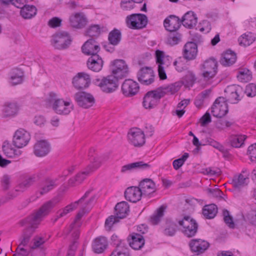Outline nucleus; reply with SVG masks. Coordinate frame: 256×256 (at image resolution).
Wrapping results in <instances>:
<instances>
[{"mask_svg": "<svg viewBox=\"0 0 256 256\" xmlns=\"http://www.w3.org/2000/svg\"><path fill=\"white\" fill-rule=\"evenodd\" d=\"M186 86H192L196 80L195 75L191 72H188L184 78Z\"/></svg>", "mask_w": 256, "mask_h": 256, "instance_id": "nucleus-58", "label": "nucleus"}, {"mask_svg": "<svg viewBox=\"0 0 256 256\" xmlns=\"http://www.w3.org/2000/svg\"><path fill=\"white\" fill-rule=\"evenodd\" d=\"M129 212V206L126 202L118 203L115 206V212L117 218H125Z\"/></svg>", "mask_w": 256, "mask_h": 256, "instance_id": "nucleus-42", "label": "nucleus"}, {"mask_svg": "<svg viewBox=\"0 0 256 256\" xmlns=\"http://www.w3.org/2000/svg\"><path fill=\"white\" fill-rule=\"evenodd\" d=\"M92 190H89L84 194L78 201L66 206L64 208L60 210L56 214L55 218L54 220V222H56L58 219L66 216L69 212L73 211L76 209L79 206V204L85 200V199L92 192Z\"/></svg>", "mask_w": 256, "mask_h": 256, "instance_id": "nucleus-16", "label": "nucleus"}, {"mask_svg": "<svg viewBox=\"0 0 256 256\" xmlns=\"http://www.w3.org/2000/svg\"><path fill=\"white\" fill-rule=\"evenodd\" d=\"M86 168L84 171L78 173L74 177L68 180V186H75L80 184L91 173H86Z\"/></svg>", "mask_w": 256, "mask_h": 256, "instance_id": "nucleus-44", "label": "nucleus"}, {"mask_svg": "<svg viewBox=\"0 0 256 256\" xmlns=\"http://www.w3.org/2000/svg\"><path fill=\"white\" fill-rule=\"evenodd\" d=\"M237 78L240 81L247 82L252 80V72L247 68L241 69L238 71Z\"/></svg>", "mask_w": 256, "mask_h": 256, "instance_id": "nucleus-52", "label": "nucleus"}, {"mask_svg": "<svg viewBox=\"0 0 256 256\" xmlns=\"http://www.w3.org/2000/svg\"><path fill=\"white\" fill-rule=\"evenodd\" d=\"M202 76L206 80L213 78L216 73L217 62L214 58L206 60L201 65Z\"/></svg>", "mask_w": 256, "mask_h": 256, "instance_id": "nucleus-12", "label": "nucleus"}, {"mask_svg": "<svg viewBox=\"0 0 256 256\" xmlns=\"http://www.w3.org/2000/svg\"><path fill=\"white\" fill-rule=\"evenodd\" d=\"M156 64H158V72L160 78L161 80H166L167 78L166 68L170 65V62L168 58L164 56L163 51L156 50Z\"/></svg>", "mask_w": 256, "mask_h": 256, "instance_id": "nucleus-9", "label": "nucleus"}, {"mask_svg": "<svg viewBox=\"0 0 256 256\" xmlns=\"http://www.w3.org/2000/svg\"><path fill=\"white\" fill-rule=\"evenodd\" d=\"M108 40L110 44L114 46L118 45L121 40L120 32L117 29H114L109 33Z\"/></svg>", "mask_w": 256, "mask_h": 256, "instance_id": "nucleus-48", "label": "nucleus"}, {"mask_svg": "<svg viewBox=\"0 0 256 256\" xmlns=\"http://www.w3.org/2000/svg\"><path fill=\"white\" fill-rule=\"evenodd\" d=\"M74 99L80 106L84 108L92 106L95 102L93 96L85 92H79L76 93Z\"/></svg>", "mask_w": 256, "mask_h": 256, "instance_id": "nucleus-14", "label": "nucleus"}, {"mask_svg": "<svg viewBox=\"0 0 256 256\" xmlns=\"http://www.w3.org/2000/svg\"><path fill=\"white\" fill-rule=\"evenodd\" d=\"M111 74L118 81L128 76L129 70L128 64L122 60H115L111 62Z\"/></svg>", "mask_w": 256, "mask_h": 256, "instance_id": "nucleus-4", "label": "nucleus"}, {"mask_svg": "<svg viewBox=\"0 0 256 256\" xmlns=\"http://www.w3.org/2000/svg\"><path fill=\"white\" fill-rule=\"evenodd\" d=\"M256 40L255 35L250 32L242 34L238 39L240 44L244 46H248L252 44Z\"/></svg>", "mask_w": 256, "mask_h": 256, "instance_id": "nucleus-47", "label": "nucleus"}, {"mask_svg": "<svg viewBox=\"0 0 256 256\" xmlns=\"http://www.w3.org/2000/svg\"><path fill=\"white\" fill-rule=\"evenodd\" d=\"M50 144L46 140H40L38 141L34 146V154L39 157L46 156L50 152Z\"/></svg>", "mask_w": 256, "mask_h": 256, "instance_id": "nucleus-26", "label": "nucleus"}, {"mask_svg": "<svg viewBox=\"0 0 256 256\" xmlns=\"http://www.w3.org/2000/svg\"><path fill=\"white\" fill-rule=\"evenodd\" d=\"M28 254L29 252L23 247H21L20 244L16 249V253L14 254L13 256H28Z\"/></svg>", "mask_w": 256, "mask_h": 256, "instance_id": "nucleus-64", "label": "nucleus"}, {"mask_svg": "<svg viewBox=\"0 0 256 256\" xmlns=\"http://www.w3.org/2000/svg\"><path fill=\"white\" fill-rule=\"evenodd\" d=\"M180 22L184 26L190 29L196 26L198 22V18L193 12L189 11L182 17Z\"/></svg>", "mask_w": 256, "mask_h": 256, "instance_id": "nucleus-33", "label": "nucleus"}, {"mask_svg": "<svg viewBox=\"0 0 256 256\" xmlns=\"http://www.w3.org/2000/svg\"><path fill=\"white\" fill-rule=\"evenodd\" d=\"M36 14V8L32 5H25L20 10V15L25 19L31 18Z\"/></svg>", "mask_w": 256, "mask_h": 256, "instance_id": "nucleus-45", "label": "nucleus"}, {"mask_svg": "<svg viewBox=\"0 0 256 256\" xmlns=\"http://www.w3.org/2000/svg\"><path fill=\"white\" fill-rule=\"evenodd\" d=\"M101 32L99 25L96 24L90 26L86 31L87 34L90 36H97Z\"/></svg>", "mask_w": 256, "mask_h": 256, "instance_id": "nucleus-56", "label": "nucleus"}, {"mask_svg": "<svg viewBox=\"0 0 256 256\" xmlns=\"http://www.w3.org/2000/svg\"><path fill=\"white\" fill-rule=\"evenodd\" d=\"M30 140V135L28 132L22 128L14 132L12 138V143L17 148H22L26 146Z\"/></svg>", "mask_w": 256, "mask_h": 256, "instance_id": "nucleus-13", "label": "nucleus"}, {"mask_svg": "<svg viewBox=\"0 0 256 256\" xmlns=\"http://www.w3.org/2000/svg\"><path fill=\"white\" fill-rule=\"evenodd\" d=\"M138 81L142 84L148 85L154 81V72L150 67L142 68L138 72Z\"/></svg>", "mask_w": 256, "mask_h": 256, "instance_id": "nucleus-21", "label": "nucleus"}, {"mask_svg": "<svg viewBox=\"0 0 256 256\" xmlns=\"http://www.w3.org/2000/svg\"><path fill=\"white\" fill-rule=\"evenodd\" d=\"M180 18L174 16H170L165 19L164 24L165 28L169 32L176 31L180 26Z\"/></svg>", "mask_w": 256, "mask_h": 256, "instance_id": "nucleus-31", "label": "nucleus"}, {"mask_svg": "<svg viewBox=\"0 0 256 256\" xmlns=\"http://www.w3.org/2000/svg\"><path fill=\"white\" fill-rule=\"evenodd\" d=\"M164 208L163 206H160L156 210V212L150 218V222L152 224H158L160 220L164 214Z\"/></svg>", "mask_w": 256, "mask_h": 256, "instance_id": "nucleus-53", "label": "nucleus"}, {"mask_svg": "<svg viewBox=\"0 0 256 256\" xmlns=\"http://www.w3.org/2000/svg\"><path fill=\"white\" fill-rule=\"evenodd\" d=\"M248 154L250 156L252 162H256V143L248 147Z\"/></svg>", "mask_w": 256, "mask_h": 256, "instance_id": "nucleus-62", "label": "nucleus"}, {"mask_svg": "<svg viewBox=\"0 0 256 256\" xmlns=\"http://www.w3.org/2000/svg\"><path fill=\"white\" fill-rule=\"evenodd\" d=\"M182 40V35L178 32L170 34L168 38V43L170 46L178 44Z\"/></svg>", "mask_w": 256, "mask_h": 256, "instance_id": "nucleus-55", "label": "nucleus"}, {"mask_svg": "<svg viewBox=\"0 0 256 256\" xmlns=\"http://www.w3.org/2000/svg\"><path fill=\"white\" fill-rule=\"evenodd\" d=\"M116 244V249L112 252L110 256H128L127 248L124 242Z\"/></svg>", "mask_w": 256, "mask_h": 256, "instance_id": "nucleus-51", "label": "nucleus"}, {"mask_svg": "<svg viewBox=\"0 0 256 256\" xmlns=\"http://www.w3.org/2000/svg\"><path fill=\"white\" fill-rule=\"evenodd\" d=\"M180 226H182V231L184 234L188 237L194 236L197 232L198 224L196 220L188 216H186L184 218L178 221Z\"/></svg>", "mask_w": 256, "mask_h": 256, "instance_id": "nucleus-6", "label": "nucleus"}, {"mask_svg": "<svg viewBox=\"0 0 256 256\" xmlns=\"http://www.w3.org/2000/svg\"><path fill=\"white\" fill-rule=\"evenodd\" d=\"M188 157V153H184L182 158L174 160L172 164L174 168L176 170L180 168L184 164Z\"/></svg>", "mask_w": 256, "mask_h": 256, "instance_id": "nucleus-57", "label": "nucleus"}, {"mask_svg": "<svg viewBox=\"0 0 256 256\" xmlns=\"http://www.w3.org/2000/svg\"><path fill=\"white\" fill-rule=\"evenodd\" d=\"M69 21L70 26L77 29L83 28L87 23L86 18L82 12H76L72 14L70 16Z\"/></svg>", "mask_w": 256, "mask_h": 256, "instance_id": "nucleus-24", "label": "nucleus"}, {"mask_svg": "<svg viewBox=\"0 0 256 256\" xmlns=\"http://www.w3.org/2000/svg\"><path fill=\"white\" fill-rule=\"evenodd\" d=\"M226 94L228 100L234 104L237 103L242 97L244 90L239 86H228L224 90Z\"/></svg>", "mask_w": 256, "mask_h": 256, "instance_id": "nucleus-17", "label": "nucleus"}, {"mask_svg": "<svg viewBox=\"0 0 256 256\" xmlns=\"http://www.w3.org/2000/svg\"><path fill=\"white\" fill-rule=\"evenodd\" d=\"M236 60V54L232 50H227L224 52L220 60V63L224 66H229L235 63Z\"/></svg>", "mask_w": 256, "mask_h": 256, "instance_id": "nucleus-37", "label": "nucleus"}, {"mask_svg": "<svg viewBox=\"0 0 256 256\" xmlns=\"http://www.w3.org/2000/svg\"><path fill=\"white\" fill-rule=\"evenodd\" d=\"M94 196H93L91 198L88 202H84V200L82 202V204H79V205L81 207V210L77 214L74 222L70 226V230H73V232L72 234L73 242L72 244H71L70 246V250L68 252V256H74V251L76 250V246L75 245L76 243V240L78 238L80 234L77 228L78 227L80 226V224L78 222V221L83 216L84 214L86 212V208L88 204H90L91 202L94 201Z\"/></svg>", "mask_w": 256, "mask_h": 256, "instance_id": "nucleus-1", "label": "nucleus"}, {"mask_svg": "<svg viewBox=\"0 0 256 256\" xmlns=\"http://www.w3.org/2000/svg\"><path fill=\"white\" fill-rule=\"evenodd\" d=\"M90 76L84 72H78L72 80L74 87L78 89H82L88 88L90 83Z\"/></svg>", "mask_w": 256, "mask_h": 256, "instance_id": "nucleus-20", "label": "nucleus"}, {"mask_svg": "<svg viewBox=\"0 0 256 256\" xmlns=\"http://www.w3.org/2000/svg\"><path fill=\"white\" fill-rule=\"evenodd\" d=\"M94 84L101 90L106 93L114 92L118 86V80L112 74L94 80Z\"/></svg>", "mask_w": 256, "mask_h": 256, "instance_id": "nucleus-3", "label": "nucleus"}, {"mask_svg": "<svg viewBox=\"0 0 256 256\" xmlns=\"http://www.w3.org/2000/svg\"><path fill=\"white\" fill-rule=\"evenodd\" d=\"M128 138L129 143L135 147H141L146 142L144 132L136 128L130 130L128 134Z\"/></svg>", "mask_w": 256, "mask_h": 256, "instance_id": "nucleus-8", "label": "nucleus"}, {"mask_svg": "<svg viewBox=\"0 0 256 256\" xmlns=\"http://www.w3.org/2000/svg\"><path fill=\"white\" fill-rule=\"evenodd\" d=\"M130 246L134 250L140 249L144 244V240L142 236L138 234H133L132 235Z\"/></svg>", "mask_w": 256, "mask_h": 256, "instance_id": "nucleus-41", "label": "nucleus"}, {"mask_svg": "<svg viewBox=\"0 0 256 256\" xmlns=\"http://www.w3.org/2000/svg\"><path fill=\"white\" fill-rule=\"evenodd\" d=\"M72 38L68 32L60 31L56 32L52 37L51 44L55 48L62 50L68 48L70 45Z\"/></svg>", "mask_w": 256, "mask_h": 256, "instance_id": "nucleus-2", "label": "nucleus"}, {"mask_svg": "<svg viewBox=\"0 0 256 256\" xmlns=\"http://www.w3.org/2000/svg\"><path fill=\"white\" fill-rule=\"evenodd\" d=\"M198 54V46L193 42H187L184 46L182 56L184 59L192 60L196 58Z\"/></svg>", "mask_w": 256, "mask_h": 256, "instance_id": "nucleus-25", "label": "nucleus"}, {"mask_svg": "<svg viewBox=\"0 0 256 256\" xmlns=\"http://www.w3.org/2000/svg\"><path fill=\"white\" fill-rule=\"evenodd\" d=\"M160 94L157 89L148 92L144 98V108L146 109H151L156 106L162 98Z\"/></svg>", "mask_w": 256, "mask_h": 256, "instance_id": "nucleus-15", "label": "nucleus"}, {"mask_svg": "<svg viewBox=\"0 0 256 256\" xmlns=\"http://www.w3.org/2000/svg\"><path fill=\"white\" fill-rule=\"evenodd\" d=\"M2 151L4 154L8 158H14L21 154V151L14 148L12 144L6 140L2 146Z\"/></svg>", "mask_w": 256, "mask_h": 256, "instance_id": "nucleus-36", "label": "nucleus"}, {"mask_svg": "<svg viewBox=\"0 0 256 256\" xmlns=\"http://www.w3.org/2000/svg\"><path fill=\"white\" fill-rule=\"evenodd\" d=\"M180 85L179 83L172 84L167 86H161L157 90L160 92L162 98L165 94H172L178 92L180 88Z\"/></svg>", "mask_w": 256, "mask_h": 256, "instance_id": "nucleus-39", "label": "nucleus"}, {"mask_svg": "<svg viewBox=\"0 0 256 256\" xmlns=\"http://www.w3.org/2000/svg\"><path fill=\"white\" fill-rule=\"evenodd\" d=\"M110 153H106L102 156H96L91 160L90 164L86 167V173H92L98 170L102 164L103 162H106L110 158Z\"/></svg>", "mask_w": 256, "mask_h": 256, "instance_id": "nucleus-22", "label": "nucleus"}, {"mask_svg": "<svg viewBox=\"0 0 256 256\" xmlns=\"http://www.w3.org/2000/svg\"><path fill=\"white\" fill-rule=\"evenodd\" d=\"M108 242L104 237L96 238L92 245V250L94 252L100 254L106 248Z\"/></svg>", "mask_w": 256, "mask_h": 256, "instance_id": "nucleus-38", "label": "nucleus"}, {"mask_svg": "<svg viewBox=\"0 0 256 256\" xmlns=\"http://www.w3.org/2000/svg\"><path fill=\"white\" fill-rule=\"evenodd\" d=\"M138 84L132 79L125 80L122 85V91L126 96L136 95L139 91Z\"/></svg>", "mask_w": 256, "mask_h": 256, "instance_id": "nucleus-19", "label": "nucleus"}, {"mask_svg": "<svg viewBox=\"0 0 256 256\" xmlns=\"http://www.w3.org/2000/svg\"><path fill=\"white\" fill-rule=\"evenodd\" d=\"M29 219L30 226L24 230L20 240V246H26L28 245L32 236L39 224H32V218L31 217L29 218Z\"/></svg>", "mask_w": 256, "mask_h": 256, "instance_id": "nucleus-23", "label": "nucleus"}, {"mask_svg": "<svg viewBox=\"0 0 256 256\" xmlns=\"http://www.w3.org/2000/svg\"><path fill=\"white\" fill-rule=\"evenodd\" d=\"M46 242V240L42 236H34L32 240V244L30 246V250L40 248Z\"/></svg>", "mask_w": 256, "mask_h": 256, "instance_id": "nucleus-54", "label": "nucleus"}, {"mask_svg": "<svg viewBox=\"0 0 256 256\" xmlns=\"http://www.w3.org/2000/svg\"><path fill=\"white\" fill-rule=\"evenodd\" d=\"M1 183L2 186L4 190H8L11 183L10 176L8 174L4 175L1 180Z\"/></svg>", "mask_w": 256, "mask_h": 256, "instance_id": "nucleus-63", "label": "nucleus"}, {"mask_svg": "<svg viewBox=\"0 0 256 256\" xmlns=\"http://www.w3.org/2000/svg\"><path fill=\"white\" fill-rule=\"evenodd\" d=\"M190 247L193 252L201 254L209 247V243L202 239H193L189 244Z\"/></svg>", "mask_w": 256, "mask_h": 256, "instance_id": "nucleus-28", "label": "nucleus"}, {"mask_svg": "<svg viewBox=\"0 0 256 256\" xmlns=\"http://www.w3.org/2000/svg\"><path fill=\"white\" fill-rule=\"evenodd\" d=\"M52 108L57 114L68 115L74 110V104L70 98H58L54 100Z\"/></svg>", "mask_w": 256, "mask_h": 256, "instance_id": "nucleus-5", "label": "nucleus"}, {"mask_svg": "<svg viewBox=\"0 0 256 256\" xmlns=\"http://www.w3.org/2000/svg\"><path fill=\"white\" fill-rule=\"evenodd\" d=\"M88 68L93 72H98L102 70L104 62L98 54H94L90 57L87 61Z\"/></svg>", "mask_w": 256, "mask_h": 256, "instance_id": "nucleus-29", "label": "nucleus"}, {"mask_svg": "<svg viewBox=\"0 0 256 256\" xmlns=\"http://www.w3.org/2000/svg\"><path fill=\"white\" fill-rule=\"evenodd\" d=\"M224 220L226 224L230 228H234V224L233 222L232 218L230 215V212L228 210H224L223 212Z\"/></svg>", "mask_w": 256, "mask_h": 256, "instance_id": "nucleus-59", "label": "nucleus"}, {"mask_svg": "<svg viewBox=\"0 0 256 256\" xmlns=\"http://www.w3.org/2000/svg\"><path fill=\"white\" fill-rule=\"evenodd\" d=\"M19 106L16 102H6L3 106L2 114L4 117L14 116L18 114Z\"/></svg>", "mask_w": 256, "mask_h": 256, "instance_id": "nucleus-32", "label": "nucleus"}, {"mask_svg": "<svg viewBox=\"0 0 256 256\" xmlns=\"http://www.w3.org/2000/svg\"><path fill=\"white\" fill-rule=\"evenodd\" d=\"M126 23L128 26L131 28H142L145 27L147 24V18L144 14H132L127 16Z\"/></svg>", "mask_w": 256, "mask_h": 256, "instance_id": "nucleus-11", "label": "nucleus"}, {"mask_svg": "<svg viewBox=\"0 0 256 256\" xmlns=\"http://www.w3.org/2000/svg\"><path fill=\"white\" fill-rule=\"evenodd\" d=\"M36 178L34 176H30L22 182L18 184L14 188V192H12L8 194V198L12 200L18 196L20 194L26 191L36 182Z\"/></svg>", "mask_w": 256, "mask_h": 256, "instance_id": "nucleus-18", "label": "nucleus"}, {"mask_svg": "<svg viewBox=\"0 0 256 256\" xmlns=\"http://www.w3.org/2000/svg\"><path fill=\"white\" fill-rule=\"evenodd\" d=\"M245 94L248 96L253 97L256 95V85L254 84H250L246 86Z\"/></svg>", "mask_w": 256, "mask_h": 256, "instance_id": "nucleus-60", "label": "nucleus"}, {"mask_svg": "<svg viewBox=\"0 0 256 256\" xmlns=\"http://www.w3.org/2000/svg\"><path fill=\"white\" fill-rule=\"evenodd\" d=\"M248 180V174L244 176L242 174L238 176H235L232 180V184L236 188H240L246 185Z\"/></svg>", "mask_w": 256, "mask_h": 256, "instance_id": "nucleus-49", "label": "nucleus"}, {"mask_svg": "<svg viewBox=\"0 0 256 256\" xmlns=\"http://www.w3.org/2000/svg\"><path fill=\"white\" fill-rule=\"evenodd\" d=\"M82 49V52L86 54L93 56L94 54H97L100 48L95 40L91 38L84 44Z\"/></svg>", "mask_w": 256, "mask_h": 256, "instance_id": "nucleus-30", "label": "nucleus"}, {"mask_svg": "<svg viewBox=\"0 0 256 256\" xmlns=\"http://www.w3.org/2000/svg\"><path fill=\"white\" fill-rule=\"evenodd\" d=\"M218 212V208L216 204H211L206 205L202 210V214L208 219L213 218Z\"/></svg>", "mask_w": 256, "mask_h": 256, "instance_id": "nucleus-46", "label": "nucleus"}, {"mask_svg": "<svg viewBox=\"0 0 256 256\" xmlns=\"http://www.w3.org/2000/svg\"><path fill=\"white\" fill-rule=\"evenodd\" d=\"M23 72L19 68H14L10 72V82L12 85L21 84L23 81Z\"/></svg>", "mask_w": 256, "mask_h": 256, "instance_id": "nucleus-43", "label": "nucleus"}, {"mask_svg": "<svg viewBox=\"0 0 256 256\" xmlns=\"http://www.w3.org/2000/svg\"><path fill=\"white\" fill-rule=\"evenodd\" d=\"M56 204L54 200H50L44 204L38 211L30 216L32 218V224H40L44 218L50 212Z\"/></svg>", "mask_w": 256, "mask_h": 256, "instance_id": "nucleus-7", "label": "nucleus"}, {"mask_svg": "<svg viewBox=\"0 0 256 256\" xmlns=\"http://www.w3.org/2000/svg\"><path fill=\"white\" fill-rule=\"evenodd\" d=\"M232 125V122L226 120H220L216 122V126L220 130H222L226 128L230 127Z\"/></svg>", "mask_w": 256, "mask_h": 256, "instance_id": "nucleus-61", "label": "nucleus"}, {"mask_svg": "<svg viewBox=\"0 0 256 256\" xmlns=\"http://www.w3.org/2000/svg\"><path fill=\"white\" fill-rule=\"evenodd\" d=\"M57 180H50L48 179L46 180L43 186L40 189L36 192L37 196L47 194L50 191L54 189L58 186L56 183Z\"/></svg>", "mask_w": 256, "mask_h": 256, "instance_id": "nucleus-40", "label": "nucleus"}, {"mask_svg": "<svg viewBox=\"0 0 256 256\" xmlns=\"http://www.w3.org/2000/svg\"><path fill=\"white\" fill-rule=\"evenodd\" d=\"M142 194L144 196H148L156 191V186L154 182L149 178H146L142 180L139 184Z\"/></svg>", "mask_w": 256, "mask_h": 256, "instance_id": "nucleus-34", "label": "nucleus"}, {"mask_svg": "<svg viewBox=\"0 0 256 256\" xmlns=\"http://www.w3.org/2000/svg\"><path fill=\"white\" fill-rule=\"evenodd\" d=\"M246 138L245 135H232L230 138V142L232 147L240 148L244 144Z\"/></svg>", "mask_w": 256, "mask_h": 256, "instance_id": "nucleus-50", "label": "nucleus"}, {"mask_svg": "<svg viewBox=\"0 0 256 256\" xmlns=\"http://www.w3.org/2000/svg\"><path fill=\"white\" fill-rule=\"evenodd\" d=\"M143 195L139 187L131 186L127 188L124 192L126 198L132 202L139 201Z\"/></svg>", "mask_w": 256, "mask_h": 256, "instance_id": "nucleus-27", "label": "nucleus"}, {"mask_svg": "<svg viewBox=\"0 0 256 256\" xmlns=\"http://www.w3.org/2000/svg\"><path fill=\"white\" fill-rule=\"evenodd\" d=\"M228 111V104L224 97H219L214 102L211 108V114L214 116L222 118Z\"/></svg>", "mask_w": 256, "mask_h": 256, "instance_id": "nucleus-10", "label": "nucleus"}, {"mask_svg": "<svg viewBox=\"0 0 256 256\" xmlns=\"http://www.w3.org/2000/svg\"><path fill=\"white\" fill-rule=\"evenodd\" d=\"M150 167L149 164L139 161L124 165L122 167L120 172L122 173H125L136 169L147 170L150 168Z\"/></svg>", "mask_w": 256, "mask_h": 256, "instance_id": "nucleus-35", "label": "nucleus"}]
</instances>
